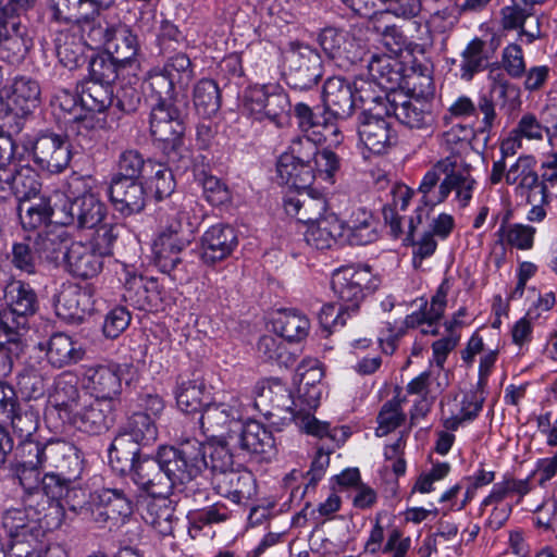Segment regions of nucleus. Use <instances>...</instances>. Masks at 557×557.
Returning <instances> with one entry per match:
<instances>
[{"instance_id":"obj_50","label":"nucleus","mask_w":557,"mask_h":557,"mask_svg":"<svg viewBox=\"0 0 557 557\" xmlns=\"http://www.w3.org/2000/svg\"><path fill=\"white\" fill-rule=\"evenodd\" d=\"M139 445L125 430L120 432L109 447V460L120 471H125L139 457Z\"/></svg>"},{"instance_id":"obj_45","label":"nucleus","mask_w":557,"mask_h":557,"mask_svg":"<svg viewBox=\"0 0 557 557\" xmlns=\"http://www.w3.org/2000/svg\"><path fill=\"white\" fill-rule=\"evenodd\" d=\"M346 240L350 245H367L376 239V223L370 211L364 208L352 210L345 221Z\"/></svg>"},{"instance_id":"obj_18","label":"nucleus","mask_w":557,"mask_h":557,"mask_svg":"<svg viewBox=\"0 0 557 557\" xmlns=\"http://www.w3.org/2000/svg\"><path fill=\"white\" fill-rule=\"evenodd\" d=\"M0 100L14 115L26 117L40 106V84L32 76L16 75L0 88Z\"/></svg>"},{"instance_id":"obj_42","label":"nucleus","mask_w":557,"mask_h":557,"mask_svg":"<svg viewBox=\"0 0 557 557\" xmlns=\"http://www.w3.org/2000/svg\"><path fill=\"white\" fill-rule=\"evenodd\" d=\"M532 491V484L530 478L516 479L510 474L503 476V480L495 483L490 491L488 495L483 498L480 505V509L484 510L491 505L505 504L504 502L509 498L517 496L516 504H520L522 498Z\"/></svg>"},{"instance_id":"obj_57","label":"nucleus","mask_w":557,"mask_h":557,"mask_svg":"<svg viewBox=\"0 0 557 557\" xmlns=\"http://www.w3.org/2000/svg\"><path fill=\"white\" fill-rule=\"evenodd\" d=\"M472 138L473 129L470 126L456 124L442 134L440 146L443 153H448L447 157L462 158L461 154L469 149Z\"/></svg>"},{"instance_id":"obj_56","label":"nucleus","mask_w":557,"mask_h":557,"mask_svg":"<svg viewBox=\"0 0 557 557\" xmlns=\"http://www.w3.org/2000/svg\"><path fill=\"white\" fill-rule=\"evenodd\" d=\"M518 134L529 141H542L544 138L552 149L557 148V135L544 125L533 112H524L513 127Z\"/></svg>"},{"instance_id":"obj_9","label":"nucleus","mask_w":557,"mask_h":557,"mask_svg":"<svg viewBox=\"0 0 557 557\" xmlns=\"http://www.w3.org/2000/svg\"><path fill=\"white\" fill-rule=\"evenodd\" d=\"M24 457L30 466L41 465L44 470H58L63 485L65 480L76 479L83 469L79 450L63 440L27 442L24 444Z\"/></svg>"},{"instance_id":"obj_23","label":"nucleus","mask_w":557,"mask_h":557,"mask_svg":"<svg viewBox=\"0 0 557 557\" xmlns=\"http://www.w3.org/2000/svg\"><path fill=\"white\" fill-rule=\"evenodd\" d=\"M81 394L77 387V379L67 372L61 373L54 380L53 389L48 397L46 419L50 421L53 417L62 424L78 408Z\"/></svg>"},{"instance_id":"obj_10","label":"nucleus","mask_w":557,"mask_h":557,"mask_svg":"<svg viewBox=\"0 0 557 557\" xmlns=\"http://www.w3.org/2000/svg\"><path fill=\"white\" fill-rule=\"evenodd\" d=\"M505 181L507 185L513 186L516 196L524 198L529 203L536 201V195H540L539 202L549 203L550 194L541 184L536 171V160L531 154L520 156L508 169L504 160H497L493 163L490 181L492 184H499Z\"/></svg>"},{"instance_id":"obj_26","label":"nucleus","mask_w":557,"mask_h":557,"mask_svg":"<svg viewBox=\"0 0 557 557\" xmlns=\"http://www.w3.org/2000/svg\"><path fill=\"white\" fill-rule=\"evenodd\" d=\"M256 395V407L261 410L271 407L278 412H287L292 420L306 410L304 404L298 401V395L293 397L288 387L277 379L258 384Z\"/></svg>"},{"instance_id":"obj_63","label":"nucleus","mask_w":557,"mask_h":557,"mask_svg":"<svg viewBox=\"0 0 557 557\" xmlns=\"http://www.w3.org/2000/svg\"><path fill=\"white\" fill-rule=\"evenodd\" d=\"M203 220L202 206L199 205L191 197L185 198L180 211L176 213V218L170 224L182 225V234L189 238L198 230L199 225Z\"/></svg>"},{"instance_id":"obj_1","label":"nucleus","mask_w":557,"mask_h":557,"mask_svg":"<svg viewBox=\"0 0 557 557\" xmlns=\"http://www.w3.org/2000/svg\"><path fill=\"white\" fill-rule=\"evenodd\" d=\"M8 308L0 312V377L8 376L13 363L23 354L28 317L37 308L34 289L22 281H13L5 288Z\"/></svg>"},{"instance_id":"obj_25","label":"nucleus","mask_w":557,"mask_h":557,"mask_svg":"<svg viewBox=\"0 0 557 557\" xmlns=\"http://www.w3.org/2000/svg\"><path fill=\"white\" fill-rule=\"evenodd\" d=\"M358 137L359 143L374 154L386 152L396 140L391 123L370 110L359 116Z\"/></svg>"},{"instance_id":"obj_62","label":"nucleus","mask_w":557,"mask_h":557,"mask_svg":"<svg viewBox=\"0 0 557 557\" xmlns=\"http://www.w3.org/2000/svg\"><path fill=\"white\" fill-rule=\"evenodd\" d=\"M18 215L25 230H36L46 224L51 216L60 218L59 209L50 208L44 200L35 205H28L26 208L24 203H21Z\"/></svg>"},{"instance_id":"obj_29","label":"nucleus","mask_w":557,"mask_h":557,"mask_svg":"<svg viewBox=\"0 0 557 557\" xmlns=\"http://www.w3.org/2000/svg\"><path fill=\"white\" fill-rule=\"evenodd\" d=\"M109 197L114 210L125 218L141 212L146 206L145 188L136 180L112 178Z\"/></svg>"},{"instance_id":"obj_4","label":"nucleus","mask_w":557,"mask_h":557,"mask_svg":"<svg viewBox=\"0 0 557 557\" xmlns=\"http://www.w3.org/2000/svg\"><path fill=\"white\" fill-rule=\"evenodd\" d=\"M83 33L91 49L104 48L108 55L124 65L135 60L138 52L136 35L127 25L111 18L109 12L98 13L94 21H87Z\"/></svg>"},{"instance_id":"obj_58","label":"nucleus","mask_w":557,"mask_h":557,"mask_svg":"<svg viewBox=\"0 0 557 557\" xmlns=\"http://www.w3.org/2000/svg\"><path fill=\"white\" fill-rule=\"evenodd\" d=\"M485 44L480 38L472 39L461 52L460 77L467 82L474 74L484 70L487 57L484 54Z\"/></svg>"},{"instance_id":"obj_54","label":"nucleus","mask_w":557,"mask_h":557,"mask_svg":"<svg viewBox=\"0 0 557 557\" xmlns=\"http://www.w3.org/2000/svg\"><path fill=\"white\" fill-rule=\"evenodd\" d=\"M33 235H27L22 242L14 243L10 261L21 273L35 274L41 263L37 249H35Z\"/></svg>"},{"instance_id":"obj_20","label":"nucleus","mask_w":557,"mask_h":557,"mask_svg":"<svg viewBox=\"0 0 557 557\" xmlns=\"http://www.w3.org/2000/svg\"><path fill=\"white\" fill-rule=\"evenodd\" d=\"M288 77L294 87L308 89L322 77V61L317 50L308 45L292 42L285 55Z\"/></svg>"},{"instance_id":"obj_52","label":"nucleus","mask_w":557,"mask_h":557,"mask_svg":"<svg viewBox=\"0 0 557 557\" xmlns=\"http://www.w3.org/2000/svg\"><path fill=\"white\" fill-rule=\"evenodd\" d=\"M81 104L86 111L102 113L113 101L111 85L87 81L79 94Z\"/></svg>"},{"instance_id":"obj_8","label":"nucleus","mask_w":557,"mask_h":557,"mask_svg":"<svg viewBox=\"0 0 557 557\" xmlns=\"http://www.w3.org/2000/svg\"><path fill=\"white\" fill-rule=\"evenodd\" d=\"M159 462L170 482V493L177 485L194 480L206 467L203 443L197 438H185L177 446H161Z\"/></svg>"},{"instance_id":"obj_31","label":"nucleus","mask_w":557,"mask_h":557,"mask_svg":"<svg viewBox=\"0 0 557 557\" xmlns=\"http://www.w3.org/2000/svg\"><path fill=\"white\" fill-rule=\"evenodd\" d=\"M237 246V236L233 227L222 223L212 225L201 236V259L214 264L227 258Z\"/></svg>"},{"instance_id":"obj_14","label":"nucleus","mask_w":557,"mask_h":557,"mask_svg":"<svg viewBox=\"0 0 557 557\" xmlns=\"http://www.w3.org/2000/svg\"><path fill=\"white\" fill-rule=\"evenodd\" d=\"M244 417V406L238 395L230 394L221 403L207 404L201 411L200 428L207 438L234 434Z\"/></svg>"},{"instance_id":"obj_6","label":"nucleus","mask_w":557,"mask_h":557,"mask_svg":"<svg viewBox=\"0 0 557 557\" xmlns=\"http://www.w3.org/2000/svg\"><path fill=\"white\" fill-rule=\"evenodd\" d=\"M48 510L42 518L32 507L8 509L2 517V528L15 543L38 542L48 530L59 528L63 521L64 510L59 502H51Z\"/></svg>"},{"instance_id":"obj_16","label":"nucleus","mask_w":557,"mask_h":557,"mask_svg":"<svg viewBox=\"0 0 557 557\" xmlns=\"http://www.w3.org/2000/svg\"><path fill=\"white\" fill-rule=\"evenodd\" d=\"M318 42L325 54L344 70L363 61L367 55L362 42L341 28H323L318 36Z\"/></svg>"},{"instance_id":"obj_51","label":"nucleus","mask_w":557,"mask_h":557,"mask_svg":"<svg viewBox=\"0 0 557 557\" xmlns=\"http://www.w3.org/2000/svg\"><path fill=\"white\" fill-rule=\"evenodd\" d=\"M176 404L185 413H194L203 410L209 400L206 386L198 381H183L175 391Z\"/></svg>"},{"instance_id":"obj_64","label":"nucleus","mask_w":557,"mask_h":557,"mask_svg":"<svg viewBox=\"0 0 557 557\" xmlns=\"http://www.w3.org/2000/svg\"><path fill=\"white\" fill-rule=\"evenodd\" d=\"M95 228V232L88 243L100 257L104 258L113 253L114 244L119 237V225L113 223H100Z\"/></svg>"},{"instance_id":"obj_61","label":"nucleus","mask_w":557,"mask_h":557,"mask_svg":"<svg viewBox=\"0 0 557 557\" xmlns=\"http://www.w3.org/2000/svg\"><path fill=\"white\" fill-rule=\"evenodd\" d=\"M398 65L395 58L387 54L373 53L367 60L369 74L380 85L384 83L396 84L399 79V72L395 69Z\"/></svg>"},{"instance_id":"obj_13","label":"nucleus","mask_w":557,"mask_h":557,"mask_svg":"<svg viewBox=\"0 0 557 557\" xmlns=\"http://www.w3.org/2000/svg\"><path fill=\"white\" fill-rule=\"evenodd\" d=\"M314 144L309 138L298 137L292 141L289 150L282 153L276 163L280 184L295 189H306L314 181L311 156Z\"/></svg>"},{"instance_id":"obj_19","label":"nucleus","mask_w":557,"mask_h":557,"mask_svg":"<svg viewBox=\"0 0 557 557\" xmlns=\"http://www.w3.org/2000/svg\"><path fill=\"white\" fill-rule=\"evenodd\" d=\"M230 444L257 461H270L276 455L275 440L272 433L255 420L247 421L230 434Z\"/></svg>"},{"instance_id":"obj_30","label":"nucleus","mask_w":557,"mask_h":557,"mask_svg":"<svg viewBox=\"0 0 557 557\" xmlns=\"http://www.w3.org/2000/svg\"><path fill=\"white\" fill-rule=\"evenodd\" d=\"M212 484L219 495L237 505L251 499L257 490L251 472L233 469L213 474Z\"/></svg>"},{"instance_id":"obj_5","label":"nucleus","mask_w":557,"mask_h":557,"mask_svg":"<svg viewBox=\"0 0 557 557\" xmlns=\"http://www.w3.org/2000/svg\"><path fill=\"white\" fill-rule=\"evenodd\" d=\"M95 181L90 177H76L70 183L67 201L59 208L57 222L78 228H94L107 215V207L95 190Z\"/></svg>"},{"instance_id":"obj_34","label":"nucleus","mask_w":557,"mask_h":557,"mask_svg":"<svg viewBox=\"0 0 557 557\" xmlns=\"http://www.w3.org/2000/svg\"><path fill=\"white\" fill-rule=\"evenodd\" d=\"M133 472L134 482L152 496H168L170 482L159 462V451L154 458H138L128 467Z\"/></svg>"},{"instance_id":"obj_37","label":"nucleus","mask_w":557,"mask_h":557,"mask_svg":"<svg viewBox=\"0 0 557 557\" xmlns=\"http://www.w3.org/2000/svg\"><path fill=\"white\" fill-rule=\"evenodd\" d=\"M108 407V409H103L101 401L95 400V403L89 406L74 410L70 419H66L65 423L88 434H101L109 430L114 423L112 404H109Z\"/></svg>"},{"instance_id":"obj_11","label":"nucleus","mask_w":557,"mask_h":557,"mask_svg":"<svg viewBox=\"0 0 557 557\" xmlns=\"http://www.w3.org/2000/svg\"><path fill=\"white\" fill-rule=\"evenodd\" d=\"M289 109L288 95L277 84L250 86L244 94L243 112L256 121L268 120L282 126Z\"/></svg>"},{"instance_id":"obj_59","label":"nucleus","mask_w":557,"mask_h":557,"mask_svg":"<svg viewBox=\"0 0 557 557\" xmlns=\"http://www.w3.org/2000/svg\"><path fill=\"white\" fill-rule=\"evenodd\" d=\"M231 448L233 447L228 437L213 441L207 446L203 445L205 457L207 458L205 468H210L213 474L232 470L234 460Z\"/></svg>"},{"instance_id":"obj_17","label":"nucleus","mask_w":557,"mask_h":557,"mask_svg":"<svg viewBox=\"0 0 557 557\" xmlns=\"http://www.w3.org/2000/svg\"><path fill=\"white\" fill-rule=\"evenodd\" d=\"M24 149L30 150L35 162L51 173L62 172L72 158L71 145L62 134L42 133L35 140L25 141Z\"/></svg>"},{"instance_id":"obj_2","label":"nucleus","mask_w":557,"mask_h":557,"mask_svg":"<svg viewBox=\"0 0 557 557\" xmlns=\"http://www.w3.org/2000/svg\"><path fill=\"white\" fill-rule=\"evenodd\" d=\"M475 181L462 158L444 157L440 159L426 171L419 184L418 193L421 195L424 208L420 207L417 210L418 222H422L424 212L428 215L425 208L443 203L453 191L458 207L466 208L472 199Z\"/></svg>"},{"instance_id":"obj_3","label":"nucleus","mask_w":557,"mask_h":557,"mask_svg":"<svg viewBox=\"0 0 557 557\" xmlns=\"http://www.w3.org/2000/svg\"><path fill=\"white\" fill-rule=\"evenodd\" d=\"M332 289L339 300V307L324 305L319 313L320 324L332 332L346 324V319L356 314L367 292L377 287V280L369 267H343L332 275Z\"/></svg>"},{"instance_id":"obj_24","label":"nucleus","mask_w":557,"mask_h":557,"mask_svg":"<svg viewBox=\"0 0 557 557\" xmlns=\"http://www.w3.org/2000/svg\"><path fill=\"white\" fill-rule=\"evenodd\" d=\"M94 306L91 285L63 284L54 301L57 314L71 322L82 321L85 314L94 310Z\"/></svg>"},{"instance_id":"obj_53","label":"nucleus","mask_w":557,"mask_h":557,"mask_svg":"<svg viewBox=\"0 0 557 557\" xmlns=\"http://www.w3.org/2000/svg\"><path fill=\"white\" fill-rule=\"evenodd\" d=\"M231 510L223 503H215L202 509L190 511L188 518V533L196 539L200 531L211 524L225 522L231 518Z\"/></svg>"},{"instance_id":"obj_33","label":"nucleus","mask_w":557,"mask_h":557,"mask_svg":"<svg viewBox=\"0 0 557 557\" xmlns=\"http://www.w3.org/2000/svg\"><path fill=\"white\" fill-rule=\"evenodd\" d=\"M102 0H48L52 17L59 22L74 23L83 32L87 21H94L101 10Z\"/></svg>"},{"instance_id":"obj_43","label":"nucleus","mask_w":557,"mask_h":557,"mask_svg":"<svg viewBox=\"0 0 557 557\" xmlns=\"http://www.w3.org/2000/svg\"><path fill=\"white\" fill-rule=\"evenodd\" d=\"M144 520L161 536H173L174 508L166 496H153L147 504Z\"/></svg>"},{"instance_id":"obj_48","label":"nucleus","mask_w":557,"mask_h":557,"mask_svg":"<svg viewBox=\"0 0 557 557\" xmlns=\"http://www.w3.org/2000/svg\"><path fill=\"white\" fill-rule=\"evenodd\" d=\"M274 331L288 342H300L310 330L309 319L296 310H283L273 320Z\"/></svg>"},{"instance_id":"obj_38","label":"nucleus","mask_w":557,"mask_h":557,"mask_svg":"<svg viewBox=\"0 0 557 557\" xmlns=\"http://www.w3.org/2000/svg\"><path fill=\"white\" fill-rule=\"evenodd\" d=\"M37 172L29 165H20L0 173V193H13L20 201L30 199L39 191Z\"/></svg>"},{"instance_id":"obj_60","label":"nucleus","mask_w":557,"mask_h":557,"mask_svg":"<svg viewBox=\"0 0 557 557\" xmlns=\"http://www.w3.org/2000/svg\"><path fill=\"white\" fill-rule=\"evenodd\" d=\"M123 430L143 446L150 445L158 438V428L154 419L141 411L134 412Z\"/></svg>"},{"instance_id":"obj_55","label":"nucleus","mask_w":557,"mask_h":557,"mask_svg":"<svg viewBox=\"0 0 557 557\" xmlns=\"http://www.w3.org/2000/svg\"><path fill=\"white\" fill-rule=\"evenodd\" d=\"M194 104L197 112L203 117L215 114L221 106V95L218 84L213 79H200L194 88Z\"/></svg>"},{"instance_id":"obj_46","label":"nucleus","mask_w":557,"mask_h":557,"mask_svg":"<svg viewBox=\"0 0 557 557\" xmlns=\"http://www.w3.org/2000/svg\"><path fill=\"white\" fill-rule=\"evenodd\" d=\"M373 30L381 36L385 48L394 55H398L412 44L399 26L391 23L388 12H379L371 22Z\"/></svg>"},{"instance_id":"obj_35","label":"nucleus","mask_w":557,"mask_h":557,"mask_svg":"<svg viewBox=\"0 0 557 557\" xmlns=\"http://www.w3.org/2000/svg\"><path fill=\"white\" fill-rule=\"evenodd\" d=\"M54 45L60 63L70 70H74L85 63L86 49L90 48L87 35L78 26H71L67 29L58 32Z\"/></svg>"},{"instance_id":"obj_40","label":"nucleus","mask_w":557,"mask_h":557,"mask_svg":"<svg viewBox=\"0 0 557 557\" xmlns=\"http://www.w3.org/2000/svg\"><path fill=\"white\" fill-rule=\"evenodd\" d=\"M33 237L40 260L54 263L64 260V255L72 243L67 232L57 226L36 233Z\"/></svg>"},{"instance_id":"obj_39","label":"nucleus","mask_w":557,"mask_h":557,"mask_svg":"<svg viewBox=\"0 0 557 557\" xmlns=\"http://www.w3.org/2000/svg\"><path fill=\"white\" fill-rule=\"evenodd\" d=\"M82 345L64 333L53 334L46 346L48 362L54 368L77 363L84 358Z\"/></svg>"},{"instance_id":"obj_41","label":"nucleus","mask_w":557,"mask_h":557,"mask_svg":"<svg viewBox=\"0 0 557 557\" xmlns=\"http://www.w3.org/2000/svg\"><path fill=\"white\" fill-rule=\"evenodd\" d=\"M392 114L410 128H428L433 124L431 103L418 98L401 103L392 102Z\"/></svg>"},{"instance_id":"obj_47","label":"nucleus","mask_w":557,"mask_h":557,"mask_svg":"<svg viewBox=\"0 0 557 557\" xmlns=\"http://www.w3.org/2000/svg\"><path fill=\"white\" fill-rule=\"evenodd\" d=\"M536 228L529 224L503 222L496 232L498 243L511 249L528 251L534 247Z\"/></svg>"},{"instance_id":"obj_7","label":"nucleus","mask_w":557,"mask_h":557,"mask_svg":"<svg viewBox=\"0 0 557 557\" xmlns=\"http://www.w3.org/2000/svg\"><path fill=\"white\" fill-rule=\"evenodd\" d=\"M159 462L170 482V493L177 485L194 480L206 467L203 443L197 438H185L177 446H161Z\"/></svg>"},{"instance_id":"obj_12","label":"nucleus","mask_w":557,"mask_h":557,"mask_svg":"<svg viewBox=\"0 0 557 557\" xmlns=\"http://www.w3.org/2000/svg\"><path fill=\"white\" fill-rule=\"evenodd\" d=\"M134 367L128 363H99L85 366L81 376L82 388L97 401L112 404L122 394V384H129Z\"/></svg>"},{"instance_id":"obj_32","label":"nucleus","mask_w":557,"mask_h":557,"mask_svg":"<svg viewBox=\"0 0 557 557\" xmlns=\"http://www.w3.org/2000/svg\"><path fill=\"white\" fill-rule=\"evenodd\" d=\"M323 370L317 359L304 360L296 370L298 401L306 410H315L324 391Z\"/></svg>"},{"instance_id":"obj_15","label":"nucleus","mask_w":557,"mask_h":557,"mask_svg":"<svg viewBox=\"0 0 557 557\" xmlns=\"http://www.w3.org/2000/svg\"><path fill=\"white\" fill-rule=\"evenodd\" d=\"M370 83L356 79L354 83L334 76L326 79L323 86V103L325 110L335 119H345L350 115L354 107L363 103L369 95H364Z\"/></svg>"},{"instance_id":"obj_44","label":"nucleus","mask_w":557,"mask_h":557,"mask_svg":"<svg viewBox=\"0 0 557 557\" xmlns=\"http://www.w3.org/2000/svg\"><path fill=\"white\" fill-rule=\"evenodd\" d=\"M9 418L13 434L18 438L17 447L27 442H40L37 435L40 412L33 405L28 403L18 405Z\"/></svg>"},{"instance_id":"obj_28","label":"nucleus","mask_w":557,"mask_h":557,"mask_svg":"<svg viewBox=\"0 0 557 557\" xmlns=\"http://www.w3.org/2000/svg\"><path fill=\"white\" fill-rule=\"evenodd\" d=\"M16 455L18 461L16 463V476L20 484L27 492H32L38 488L39 484H42V490L46 495L52 499L61 497L65 486L62 484V480L58 474L47 473L41 478V471H45L41 465L30 466L26 462L24 457V445L16 447Z\"/></svg>"},{"instance_id":"obj_27","label":"nucleus","mask_w":557,"mask_h":557,"mask_svg":"<svg viewBox=\"0 0 557 557\" xmlns=\"http://www.w3.org/2000/svg\"><path fill=\"white\" fill-rule=\"evenodd\" d=\"M14 13L13 8L4 5V0H0V58L9 63L21 60L27 50Z\"/></svg>"},{"instance_id":"obj_21","label":"nucleus","mask_w":557,"mask_h":557,"mask_svg":"<svg viewBox=\"0 0 557 557\" xmlns=\"http://www.w3.org/2000/svg\"><path fill=\"white\" fill-rule=\"evenodd\" d=\"M133 506L131 490L114 487L94 492L90 495L88 509L96 523L104 524L128 517L133 512Z\"/></svg>"},{"instance_id":"obj_36","label":"nucleus","mask_w":557,"mask_h":557,"mask_svg":"<svg viewBox=\"0 0 557 557\" xmlns=\"http://www.w3.org/2000/svg\"><path fill=\"white\" fill-rule=\"evenodd\" d=\"M69 272L84 280L97 276L103 268V258L83 242H73L64 255Z\"/></svg>"},{"instance_id":"obj_22","label":"nucleus","mask_w":557,"mask_h":557,"mask_svg":"<svg viewBox=\"0 0 557 557\" xmlns=\"http://www.w3.org/2000/svg\"><path fill=\"white\" fill-rule=\"evenodd\" d=\"M149 125L151 136L164 148H175L185 131L177 103H151Z\"/></svg>"},{"instance_id":"obj_49","label":"nucleus","mask_w":557,"mask_h":557,"mask_svg":"<svg viewBox=\"0 0 557 557\" xmlns=\"http://www.w3.org/2000/svg\"><path fill=\"white\" fill-rule=\"evenodd\" d=\"M174 77L169 76L162 69L151 70L141 84V88L153 103H176Z\"/></svg>"}]
</instances>
